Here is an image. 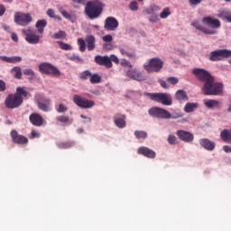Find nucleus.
<instances>
[{"instance_id":"13d9d810","label":"nucleus","mask_w":231,"mask_h":231,"mask_svg":"<svg viewBox=\"0 0 231 231\" xmlns=\"http://www.w3.org/2000/svg\"><path fill=\"white\" fill-rule=\"evenodd\" d=\"M0 60H2L3 62H7L8 64H10V57H8V56H0Z\"/></svg>"},{"instance_id":"72a5a7b5","label":"nucleus","mask_w":231,"mask_h":231,"mask_svg":"<svg viewBox=\"0 0 231 231\" xmlns=\"http://www.w3.org/2000/svg\"><path fill=\"white\" fill-rule=\"evenodd\" d=\"M119 51L121 55H125L126 57H128V59H138V57L136 56V53L129 52L125 49L121 48Z\"/></svg>"},{"instance_id":"052dcab7","label":"nucleus","mask_w":231,"mask_h":231,"mask_svg":"<svg viewBox=\"0 0 231 231\" xmlns=\"http://www.w3.org/2000/svg\"><path fill=\"white\" fill-rule=\"evenodd\" d=\"M5 12H6V8L4 5L0 4V17H2V15H5Z\"/></svg>"},{"instance_id":"6e6d98bb","label":"nucleus","mask_w":231,"mask_h":231,"mask_svg":"<svg viewBox=\"0 0 231 231\" xmlns=\"http://www.w3.org/2000/svg\"><path fill=\"white\" fill-rule=\"evenodd\" d=\"M47 15L51 17V19H54L55 17V11L53 9H48L47 10Z\"/></svg>"},{"instance_id":"a18cd8bd","label":"nucleus","mask_w":231,"mask_h":231,"mask_svg":"<svg viewBox=\"0 0 231 231\" xmlns=\"http://www.w3.org/2000/svg\"><path fill=\"white\" fill-rule=\"evenodd\" d=\"M78 42L79 44V51H82V52L86 51V42L84 41V39L79 38L78 40Z\"/></svg>"},{"instance_id":"4d7b16f0","label":"nucleus","mask_w":231,"mask_h":231,"mask_svg":"<svg viewBox=\"0 0 231 231\" xmlns=\"http://www.w3.org/2000/svg\"><path fill=\"white\" fill-rule=\"evenodd\" d=\"M6 89V83L0 79V92L5 91Z\"/></svg>"},{"instance_id":"e2e57ef3","label":"nucleus","mask_w":231,"mask_h":231,"mask_svg":"<svg viewBox=\"0 0 231 231\" xmlns=\"http://www.w3.org/2000/svg\"><path fill=\"white\" fill-rule=\"evenodd\" d=\"M223 151H225V152H231V146L224 145Z\"/></svg>"},{"instance_id":"ddd939ff","label":"nucleus","mask_w":231,"mask_h":231,"mask_svg":"<svg viewBox=\"0 0 231 231\" xmlns=\"http://www.w3.org/2000/svg\"><path fill=\"white\" fill-rule=\"evenodd\" d=\"M22 32L23 34H25V41H27L29 44H39L41 36L37 35V32H35L33 30L28 28L23 29Z\"/></svg>"},{"instance_id":"4c0bfd02","label":"nucleus","mask_w":231,"mask_h":231,"mask_svg":"<svg viewBox=\"0 0 231 231\" xmlns=\"http://www.w3.org/2000/svg\"><path fill=\"white\" fill-rule=\"evenodd\" d=\"M169 15H171V9L169 7H165L160 14L161 19H167Z\"/></svg>"},{"instance_id":"aec40b11","label":"nucleus","mask_w":231,"mask_h":231,"mask_svg":"<svg viewBox=\"0 0 231 231\" xmlns=\"http://www.w3.org/2000/svg\"><path fill=\"white\" fill-rule=\"evenodd\" d=\"M113 120L119 129H124V127L127 125V123L125 122V115L117 113L114 116Z\"/></svg>"},{"instance_id":"5fc2aeb1","label":"nucleus","mask_w":231,"mask_h":231,"mask_svg":"<svg viewBox=\"0 0 231 231\" xmlns=\"http://www.w3.org/2000/svg\"><path fill=\"white\" fill-rule=\"evenodd\" d=\"M104 42H111L113 41V36L111 34H107L103 36Z\"/></svg>"},{"instance_id":"37998d69","label":"nucleus","mask_w":231,"mask_h":231,"mask_svg":"<svg viewBox=\"0 0 231 231\" xmlns=\"http://www.w3.org/2000/svg\"><path fill=\"white\" fill-rule=\"evenodd\" d=\"M59 149H69L73 147V143H60L58 144Z\"/></svg>"},{"instance_id":"b1692460","label":"nucleus","mask_w":231,"mask_h":231,"mask_svg":"<svg viewBox=\"0 0 231 231\" xmlns=\"http://www.w3.org/2000/svg\"><path fill=\"white\" fill-rule=\"evenodd\" d=\"M56 122L63 126L71 125V124L73 123L68 116H58L56 117Z\"/></svg>"},{"instance_id":"2eb2a0df","label":"nucleus","mask_w":231,"mask_h":231,"mask_svg":"<svg viewBox=\"0 0 231 231\" xmlns=\"http://www.w3.org/2000/svg\"><path fill=\"white\" fill-rule=\"evenodd\" d=\"M119 26L118 20L113 16H108L105 20L104 28L106 32H115Z\"/></svg>"},{"instance_id":"f704fd0d","label":"nucleus","mask_w":231,"mask_h":231,"mask_svg":"<svg viewBox=\"0 0 231 231\" xmlns=\"http://www.w3.org/2000/svg\"><path fill=\"white\" fill-rule=\"evenodd\" d=\"M134 136L137 140H145L147 138V132L145 131H134Z\"/></svg>"},{"instance_id":"9b49d317","label":"nucleus","mask_w":231,"mask_h":231,"mask_svg":"<svg viewBox=\"0 0 231 231\" xmlns=\"http://www.w3.org/2000/svg\"><path fill=\"white\" fill-rule=\"evenodd\" d=\"M73 102L76 104V106H78V107H80L81 109H91V107H94L95 106V101L82 97L79 95L73 96Z\"/></svg>"},{"instance_id":"cd10ccee","label":"nucleus","mask_w":231,"mask_h":231,"mask_svg":"<svg viewBox=\"0 0 231 231\" xmlns=\"http://www.w3.org/2000/svg\"><path fill=\"white\" fill-rule=\"evenodd\" d=\"M48 25V22L46 20H38L35 27L38 30V33H44V27Z\"/></svg>"},{"instance_id":"7c9ffc66","label":"nucleus","mask_w":231,"mask_h":231,"mask_svg":"<svg viewBox=\"0 0 231 231\" xmlns=\"http://www.w3.org/2000/svg\"><path fill=\"white\" fill-rule=\"evenodd\" d=\"M198 109V103H187L184 106L185 113H192Z\"/></svg>"},{"instance_id":"9d476101","label":"nucleus","mask_w":231,"mask_h":231,"mask_svg":"<svg viewBox=\"0 0 231 231\" xmlns=\"http://www.w3.org/2000/svg\"><path fill=\"white\" fill-rule=\"evenodd\" d=\"M32 21H33V18H32V14L28 13L16 12L14 14V23L18 24V26H28Z\"/></svg>"},{"instance_id":"ea45409f","label":"nucleus","mask_w":231,"mask_h":231,"mask_svg":"<svg viewBox=\"0 0 231 231\" xmlns=\"http://www.w3.org/2000/svg\"><path fill=\"white\" fill-rule=\"evenodd\" d=\"M59 12H60V14H61V15H63L65 17V19L71 21V14L69 13H68L66 10H64V8L60 7Z\"/></svg>"},{"instance_id":"603ef678","label":"nucleus","mask_w":231,"mask_h":231,"mask_svg":"<svg viewBox=\"0 0 231 231\" xmlns=\"http://www.w3.org/2000/svg\"><path fill=\"white\" fill-rule=\"evenodd\" d=\"M150 23H158L160 21V18L158 17V14H152V15L149 17Z\"/></svg>"},{"instance_id":"4be33fe9","label":"nucleus","mask_w":231,"mask_h":231,"mask_svg":"<svg viewBox=\"0 0 231 231\" xmlns=\"http://www.w3.org/2000/svg\"><path fill=\"white\" fill-rule=\"evenodd\" d=\"M51 106V99L50 98H42L38 101V107L41 111L44 113H48L50 111V106Z\"/></svg>"},{"instance_id":"1a4fd4ad","label":"nucleus","mask_w":231,"mask_h":231,"mask_svg":"<svg viewBox=\"0 0 231 231\" xmlns=\"http://www.w3.org/2000/svg\"><path fill=\"white\" fill-rule=\"evenodd\" d=\"M231 57V51L223 49V50H217L213 51L209 54V60L212 62H219L223 60V59H230Z\"/></svg>"},{"instance_id":"393cba45","label":"nucleus","mask_w":231,"mask_h":231,"mask_svg":"<svg viewBox=\"0 0 231 231\" xmlns=\"http://www.w3.org/2000/svg\"><path fill=\"white\" fill-rule=\"evenodd\" d=\"M220 138L225 142L226 143H231V129H224L220 133Z\"/></svg>"},{"instance_id":"2f4dec72","label":"nucleus","mask_w":231,"mask_h":231,"mask_svg":"<svg viewBox=\"0 0 231 231\" xmlns=\"http://www.w3.org/2000/svg\"><path fill=\"white\" fill-rule=\"evenodd\" d=\"M14 95L17 96L18 98H23V97H28V91L23 87H18Z\"/></svg>"},{"instance_id":"39448f33","label":"nucleus","mask_w":231,"mask_h":231,"mask_svg":"<svg viewBox=\"0 0 231 231\" xmlns=\"http://www.w3.org/2000/svg\"><path fill=\"white\" fill-rule=\"evenodd\" d=\"M39 71L43 75H51V77H60V70L53 64L49 62H42L39 65Z\"/></svg>"},{"instance_id":"c756f323","label":"nucleus","mask_w":231,"mask_h":231,"mask_svg":"<svg viewBox=\"0 0 231 231\" xmlns=\"http://www.w3.org/2000/svg\"><path fill=\"white\" fill-rule=\"evenodd\" d=\"M11 74L13 75V77H14V79H21L23 77V70L21 67H14L11 69Z\"/></svg>"},{"instance_id":"20e7f679","label":"nucleus","mask_w":231,"mask_h":231,"mask_svg":"<svg viewBox=\"0 0 231 231\" xmlns=\"http://www.w3.org/2000/svg\"><path fill=\"white\" fill-rule=\"evenodd\" d=\"M145 97H149L153 102L162 104V106H172V96L169 93H144Z\"/></svg>"},{"instance_id":"4468645a","label":"nucleus","mask_w":231,"mask_h":231,"mask_svg":"<svg viewBox=\"0 0 231 231\" xmlns=\"http://www.w3.org/2000/svg\"><path fill=\"white\" fill-rule=\"evenodd\" d=\"M96 64L98 66H105L107 69H111L113 68V62H111V58L109 56H101L97 55L94 58Z\"/></svg>"},{"instance_id":"69168bd1","label":"nucleus","mask_w":231,"mask_h":231,"mask_svg":"<svg viewBox=\"0 0 231 231\" xmlns=\"http://www.w3.org/2000/svg\"><path fill=\"white\" fill-rule=\"evenodd\" d=\"M162 88H164V89L169 88V85H167L166 81H161Z\"/></svg>"},{"instance_id":"473e14b6","label":"nucleus","mask_w":231,"mask_h":231,"mask_svg":"<svg viewBox=\"0 0 231 231\" xmlns=\"http://www.w3.org/2000/svg\"><path fill=\"white\" fill-rule=\"evenodd\" d=\"M89 81L90 84H100L102 82V76L97 73L91 74Z\"/></svg>"},{"instance_id":"de8ad7c7","label":"nucleus","mask_w":231,"mask_h":231,"mask_svg":"<svg viewBox=\"0 0 231 231\" xmlns=\"http://www.w3.org/2000/svg\"><path fill=\"white\" fill-rule=\"evenodd\" d=\"M220 15L223 19H226L227 23H231V12H223Z\"/></svg>"},{"instance_id":"bb28decb","label":"nucleus","mask_w":231,"mask_h":231,"mask_svg":"<svg viewBox=\"0 0 231 231\" xmlns=\"http://www.w3.org/2000/svg\"><path fill=\"white\" fill-rule=\"evenodd\" d=\"M175 98L179 102H187V100H189V96H187V93H185L184 90L180 89L175 93Z\"/></svg>"},{"instance_id":"680f3d73","label":"nucleus","mask_w":231,"mask_h":231,"mask_svg":"<svg viewBox=\"0 0 231 231\" xmlns=\"http://www.w3.org/2000/svg\"><path fill=\"white\" fill-rule=\"evenodd\" d=\"M31 136H32V138H39V136H41V134L39 133H37L36 131H32L31 133Z\"/></svg>"},{"instance_id":"09e8293b","label":"nucleus","mask_w":231,"mask_h":231,"mask_svg":"<svg viewBox=\"0 0 231 231\" xmlns=\"http://www.w3.org/2000/svg\"><path fill=\"white\" fill-rule=\"evenodd\" d=\"M129 8L130 10H132V12H136L138 11V2L136 1H132L129 5Z\"/></svg>"},{"instance_id":"f03ea898","label":"nucleus","mask_w":231,"mask_h":231,"mask_svg":"<svg viewBox=\"0 0 231 231\" xmlns=\"http://www.w3.org/2000/svg\"><path fill=\"white\" fill-rule=\"evenodd\" d=\"M106 5L100 0H91L87 2L85 6V14L93 21L94 19H98L104 12V7Z\"/></svg>"},{"instance_id":"a19ab883","label":"nucleus","mask_w":231,"mask_h":231,"mask_svg":"<svg viewBox=\"0 0 231 231\" xmlns=\"http://www.w3.org/2000/svg\"><path fill=\"white\" fill-rule=\"evenodd\" d=\"M64 37H66V32L64 31H59L52 35V39H64Z\"/></svg>"},{"instance_id":"c03bdc74","label":"nucleus","mask_w":231,"mask_h":231,"mask_svg":"<svg viewBox=\"0 0 231 231\" xmlns=\"http://www.w3.org/2000/svg\"><path fill=\"white\" fill-rule=\"evenodd\" d=\"M168 143H170V145H176L178 143V138H176V135H169Z\"/></svg>"},{"instance_id":"0eeeda50","label":"nucleus","mask_w":231,"mask_h":231,"mask_svg":"<svg viewBox=\"0 0 231 231\" xmlns=\"http://www.w3.org/2000/svg\"><path fill=\"white\" fill-rule=\"evenodd\" d=\"M143 68L147 73H158L159 71H162V69L163 68V60L160 58H152L149 60L147 65L143 66Z\"/></svg>"},{"instance_id":"f8f14e48","label":"nucleus","mask_w":231,"mask_h":231,"mask_svg":"<svg viewBox=\"0 0 231 231\" xmlns=\"http://www.w3.org/2000/svg\"><path fill=\"white\" fill-rule=\"evenodd\" d=\"M192 74L198 79L200 82L207 83L210 79H212L214 77L210 72L206 70L205 69H193Z\"/></svg>"},{"instance_id":"774afa93","label":"nucleus","mask_w":231,"mask_h":231,"mask_svg":"<svg viewBox=\"0 0 231 231\" xmlns=\"http://www.w3.org/2000/svg\"><path fill=\"white\" fill-rule=\"evenodd\" d=\"M71 60H80V58H79V56H73L71 58Z\"/></svg>"},{"instance_id":"6e6552de","label":"nucleus","mask_w":231,"mask_h":231,"mask_svg":"<svg viewBox=\"0 0 231 231\" xmlns=\"http://www.w3.org/2000/svg\"><path fill=\"white\" fill-rule=\"evenodd\" d=\"M23 97H19L15 94H9L5 100V106L7 109H17L23 106Z\"/></svg>"},{"instance_id":"864d4df0","label":"nucleus","mask_w":231,"mask_h":231,"mask_svg":"<svg viewBox=\"0 0 231 231\" xmlns=\"http://www.w3.org/2000/svg\"><path fill=\"white\" fill-rule=\"evenodd\" d=\"M109 58L111 62H114L115 64H120V60L118 59V57H116V55L112 54Z\"/></svg>"},{"instance_id":"49530a36","label":"nucleus","mask_w":231,"mask_h":231,"mask_svg":"<svg viewBox=\"0 0 231 231\" xmlns=\"http://www.w3.org/2000/svg\"><path fill=\"white\" fill-rule=\"evenodd\" d=\"M120 66H123V67H125V68H129V69H132V68H133V64H131V62H129L125 59H122L121 60Z\"/></svg>"},{"instance_id":"58836bf2","label":"nucleus","mask_w":231,"mask_h":231,"mask_svg":"<svg viewBox=\"0 0 231 231\" xmlns=\"http://www.w3.org/2000/svg\"><path fill=\"white\" fill-rule=\"evenodd\" d=\"M21 60H23L21 56L9 57V64H17V62H21Z\"/></svg>"},{"instance_id":"f3484780","label":"nucleus","mask_w":231,"mask_h":231,"mask_svg":"<svg viewBox=\"0 0 231 231\" xmlns=\"http://www.w3.org/2000/svg\"><path fill=\"white\" fill-rule=\"evenodd\" d=\"M10 134L13 143H16L17 145H26L28 143L26 136L19 134L16 130H12Z\"/></svg>"},{"instance_id":"5701e85b","label":"nucleus","mask_w":231,"mask_h":231,"mask_svg":"<svg viewBox=\"0 0 231 231\" xmlns=\"http://www.w3.org/2000/svg\"><path fill=\"white\" fill-rule=\"evenodd\" d=\"M199 143L201 147L206 149V151H214L216 149V143L208 140V139H200Z\"/></svg>"},{"instance_id":"a211bd4d","label":"nucleus","mask_w":231,"mask_h":231,"mask_svg":"<svg viewBox=\"0 0 231 231\" xmlns=\"http://www.w3.org/2000/svg\"><path fill=\"white\" fill-rule=\"evenodd\" d=\"M126 77H128V79H132V80H137V82H143V80H145V77H143V75L140 72H138V70L136 69H129L126 71Z\"/></svg>"},{"instance_id":"338daca9","label":"nucleus","mask_w":231,"mask_h":231,"mask_svg":"<svg viewBox=\"0 0 231 231\" xmlns=\"http://www.w3.org/2000/svg\"><path fill=\"white\" fill-rule=\"evenodd\" d=\"M104 48H106V50H113V45L109 43L104 44Z\"/></svg>"},{"instance_id":"79ce46f5","label":"nucleus","mask_w":231,"mask_h":231,"mask_svg":"<svg viewBox=\"0 0 231 231\" xmlns=\"http://www.w3.org/2000/svg\"><path fill=\"white\" fill-rule=\"evenodd\" d=\"M58 44H59L60 50H65V51L73 50L71 45H69L68 43H64L62 42H58Z\"/></svg>"},{"instance_id":"0e129e2a","label":"nucleus","mask_w":231,"mask_h":231,"mask_svg":"<svg viewBox=\"0 0 231 231\" xmlns=\"http://www.w3.org/2000/svg\"><path fill=\"white\" fill-rule=\"evenodd\" d=\"M203 0H189L190 5H199Z\"/></svg>"},{"instance_id":"bf43d9fd","label":"nucleus","mask_w":231,"mask_h":231,"mask_svg":"<svg viewBox=\"0 0 231 231\" xmlns=\"http://www.w3.org/2000/svg\"><path fill=\"white\" fill-rule=\"evenodd\" d=\"M11 39L12 41H14V42H19V37L15 34V32H13L11 34Z\"/></svg>"},{"instance_id":"a878e982","label":"nucleus","mask_w":231,"mask_h":231,"mask_svg":"<svg viewBox=\"0 0 231 231\" xmlns=\"http://www.w3.org/2000/svg\"><path fill=\"white\" fill-rule=\"evenodd\" d=\"M86 42H87V46H88V51H93V50H95L96 48V39L95 36L93 35H88L86 37Z\"/></svg>"},{"instance_id":"3c124183","label":"nucleus","mask_w":231,"mask_h":231,"mask_svg":"<svg viewBox=\"0 0 231 231\" xmlns=\"http://www.w3.org/2000/svg\"><path fill=\"white\" fill-rule=\"evenodd\" d=\"M23 75H27L28 77H31V79L35 78V72L31 69H24Z\"/></svg>"},{"instance_id":"423d86ee","label":"nucleus","mask_w":231,"mask_h":231,"mask_svg":"<svg viewBox=\"0 0 231 231\" xmlns=\"http://www.w3.org/2000/svg\"><path fill=\"white\" fill-rule=\"evenodd\" d=\"M150 116H154L155 118H162V120H169L171 118H176L172 116L171 112L165 108L160 106H153L148 110Z\"/></svg>"},{"instance_id":"8fccbe9b","label":"nucleus","mask_w":231,"mask_h":231,"mask_svg":"<svg viewBox=\"0 0 231 231\" xmlns=\"http://www.w3.org/2000/svg\"><path fill=\"white\" fill-rule=\"evenodd\" d=\"M166 80H167V82H169V84H171V86H176V84H178V82H180V79H178V78H174V77H170Z\"/></svg>"},{"instance_id":"e433bc0d","label":"nucleus","mask_w":231,"mask_h":231,"mask_svg":"<svg viewBox=\"0 0 231 231\" xmlns=\"http://www.w3.org/2000/svg\"><path fill=\"white\" fill-rule=\"evenodd\" d=\"M55 109L57 113H66V111H68V106L63 103H60L59 105H55Z\"/></svg>"},{"instance_id":"c9c22d12","label":"nucleus","mask_w":231,"mask_h":231,"mask_svg":"<svg viewBox=\"0 0 231 231\" xmlns=\"http://www.w3.org/2000/svg\"><path fill=\"white\" fill-rule=\"evenodd\" d=\"M91 75H92L91 71L85 70L79 74V79L80 80H88V79H91Z\"/></svg>"},{"instance_id":"6ab92c4d","label":"nucleus","mask_w":231,"mask_h":231,"mask_svg":"<svg viewBox=\"0 0 231 231\" xmlns=\"http://www.w3.org/2000/svg\"><path fill=\"white\" fill-rule=\"evenodd\" d=\"M29 120L32 125H35L36 127H41L44 125V117L37 113H32L29 116Z\"/></svg>"},{"instance_id":"dca6fc26","label":"nucleus","mask_w":231,"mask_h":231,"mask_svg":"<svg viewBox=\"0 0 231 231\" xmlns=\"http://www.w3.org/2000/svg\"><path fill=\"white\" fill-rule=\"evenodd\" d=\"M176 134L179 140L185 142V143H192V142H194V134L189 131L179 130Z\"/></svg>"},{"instance_id":"f257e3e1","label":"nucleus","mask_w":231,"mask_h":231,"mask_svg":"<svg viewBox=\"0 0 231 231\" xmlns=\"http://www.w3.org/2000/svg\"><path fill=\"white\" fill-rule=\"evenodd\" d=\"M202 24L208 26V28L201 25L198 21H194L191 23V26H193L196 30H199V32H202V33H205V35H216L217 33V30L221 28V21L212 16L203 17Z\"/></svg>"},{"instance_id":"412c9836","label":"nucleus","mask_w":231,"mask_h":231,"mask_svg":"<svg viewBox=\"0 0 231 231\" xmlns=\"http://www.w3.org/2000/svg\"><path fill=\"white\" fill-rule=\"evenodd\" d=\"M138 154H142L143 156H145L146 158H156V152L152 151L150 148H147L145 146H141L138 149Z\"/></svg>"},{"instance_id":"c85d7f7f","label":"nucleus","mask_w":231,"mask_h":231,"mask_svg":"<svg viewBox=\"0 0 231 231\" xmlns=\"http://www.w3.org/2000/svg\"><path fill=\"white\" fill-rule=\"evenodd\" d=\"M204 104L206 107H208V109H214V107H219L221 103L216 99H209L206 101Z\"/></svg>"},{"instance_id":"7ed1b4c3","label":"nucleus","mask_w":231,"mask_h":231,"mask_svg":"<svg viewBox=\"0 0 231 231\" xmlns=\"http://www.w3.org/2000/svg\"><path fill=\"white\" fill-rule=\"evenodd\" d=\"M201 90L206 96L223 95V83L216 82V79L213 77L204 83Z\"/></svg>"}]
</instances>
